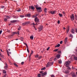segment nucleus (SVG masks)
<instances>
[{
	"label": "nucleus",
	"instance_id": "obj_17",
	"mask_svg": "<svg viewBox=\"0 0 77 77\" xmlns=\"http://www.w3.org/2000/svg\"><path fill=\"white\" fill-rule=\"evenodd\" d=\"M44 11L45 13H46L47 12V8H45L44 9Z\"/></svg>",
	"mask_w": 77,
	"mask_h": 77
},
{
	"label": "nucleus",
	"instance_id": "obj_32",
	"mask_svg": "<svg viewBox=\"0 0 77 77\" xmlns=\"http://www.w3.org/2000/svg\"><path fill=\"white\" fill-rule=\"evenodd\" d=\"M20 39L21 41H23V38L21 37H20Z\"/></svg>",
	"mask_w": 77,
	"mask_h": 77
},
{
	"label": "nucleus",
	"instance_id": "obj_25",
	"mask_svg": "<svg viewBox=\"0 0 77 77\" xmlns=\"http://www.w3.org/2000/svg\"><path fill=\"white\" fill-rule=\"evenodd\" d=\"M30 39H32V40H33V36H31L30 37Z\"/></svg>",
	"mask_w": 77,
	"mask_h": 77
},
{
	"label": "nucleus",
	"instance_id": "obj_21",
	"mask_svg": "<svg viewBox=\"0 0 77 77\" xmlns=\"http://www.w3.org/2000/svg\"><path fill=\"white\" fill-rule=\"evenodd\" d=\"M27 46V51L28 53H29V47H28V46L26 45Z\"/></svg>",
	"mask_w": 77,
	"mask_h": 77
},
{
	"label": "nucleus",
	"instance_id": "obj_46",
	"mask_svg": "<svg viewBox=\"0 0 77 77\" xmlns=\"http://www.w3.org/2000/svg\"><path fill=\"white\" fill-rule=\"evenodd\" d=\"M4 21H7V19L5 18V19H4Z\"/></svg>",
	"mask_w": 77,
	"mask_h": 77
},
{
	"label": "nucleus",
	"instance_id": "obj_37",
	"mask_svg": "<svg viewBox=\"0 0 77 77\" xmlns=\"http://www.w3.org/2000/svg\"><path fill=\"white\" fill-rule=\"evenodd\" d=\"M35 57H39V55H36L35 56Z\"/></svg>",
	"mask_w": 77,
	"mask_h": 77
},
{
	"label": "nucleus",
	"instance_id": "obj_35",
	"mask_svg": "<svg viewBox=\"0 0 77 77\" xmlns=\"http://www.w3.org/2000/svg\"><path fill=\"white\" fill-rule=\"evenodd\" d=\"M58 50V49H56L54 50V51L56 52V51H57Z\"/></svg>",
	"mask_w": 77,
	"mask_h": 77
},
{
	"label": "nucleus",
	"instance_id": "obj_12",
	"mask_svg": "<svg viewBox=\"0 0 77 77\" xmlns=\"http://www.w3.org/2000/svg\"><path fill=\"white\" fill-rule=\"evenodd\" d=\"M29 9H30L31 8V9H32V10H34V9H35V8L32 6H29Z\"/></svg>",
	"mask_w": 77,
	"mask_h": 77
},
{
	"label": "nucleus",
	"instance_id": "obj_57",
	"mask_svg": "<svg viewBox=\"0 0 77 77\" xmlns=\"http://www.w3.org/2000/svg\"><path fill=\"white\" fill-rule=\"evenodd\" d=\"M58 52L59 53H61V52L60 51H58Z\"/></svg>",
	"mask_w": 77,
	"mask_h": 77
},
{
	"label": "nucleus",
	"instance_id": "obj_8",
	"mask_svg": "<svg viewBox=\"0 0 77 77\" xmlns=\"http://www.w3.org/2000/svg\"><path fill=\"white\" fill-rule=\"evenodd\" d=\"M8 68V64L5 63V66H4V68L5 69H7V68Z\"/></svg>",
	"mask_w": 77,
	"mask_h": 77
},
{
	"label": "nucleus",
	"instance_id": "obj_24",
	"mask_svg": "<svg viewBox=\"0 0 77 77\" xmlns=\"http://www.w3.org/2000/svg\"><path fill=\"white\" fill-rule=\"evenodd\" d=\"M26 23V24H30V22L27 21L25 22Z\"/></svg>",
	"mask_w": 77,
	"mask_h": 77
},
{
	"label": "nucleus",
	"instance_id": "obj_1",
	"mask_svg": "<svg viewBox=\"0 0 77 77\" xmlns=\"http://www.w3.org/2000/svg\"><path fill=\"white\" fill-rule=\"evenodd\" d=\"M71 63V61H68L65 62V63L64 64V65L67 66V67H69V63Z\"/></svg>",
	"mask_w": 77,
	"mask_h": 77
},
{
	"label": "nucleus",
	"instance_id": "obj_50",
	"mask_svg": "<svg viewBox=\"0 0 77 77\" xmlns=\"http://www.w3.org/2000/svg\"><path fill=\"white\" fill-rule=\"evenodd\" d=\"M58 24H60V21L58 20L57 22Z\"/></svg>",
	"mask_w": 77,
	"mask_h": 77
},
{
	"label": "nucleus",
	"instance_id": "obj_40",
	"mask_svg": "<svg viewBox=\"0 0 77 77\" xmlns=\"http://www.w3.org/2000/svg\"><path fill=\"white\" fill-rule=\"evenodd\" d=\"M33 51L32 50L31 51V52L30 54H33Z\"/></svg>",
	"mask_w": 77,
	"mask_h": 77
},
{
	"label": "nucleus",
	"instance_id": "obj_63",
	"mask_svg": "<svg viewBox=\"0 0 77 77\" xmlns=\"http://www.w3.org/2000/svg\"><path fill=\"white\" fill-rule=\"evenodd\" d=\"M42 72H40V73L42 74H43V73H42Z\"/></svg>",
	"mask_w": 77,
	"mask_h": 77
},
{
	"label": "nucleus",
	"instance_id": "obj_26",
	"mask_svg": "<svg viewBox=\"0 0 77 77\" xmlns=\"http://www.w3.org/2000/svg\"><path fill=\"white\" fill-rule=\"evenodd\" d=\"M0 56L2 58H4V56L3 55H2L1 54H0Z\"/></svg>",
	"mask_w": 77,
	"mask_h": 77
},
{
	"label": "nucleus",
	"instance_id": "obj_11",
	"mask_svg": "<svg viewBox=\"0 0 77 77\" xmlns=\"http://www.w3.org/2000/svg\"><path fill=\"white\" fill-rule=\"evenodd\" d=\"M55 12L56 13V11H51L50 12L51 14H52L53 15V14H54Z\"/></svg>",
	"mask_w": 77,
	"mask_h": 77
},
{
	"label": "nucleus",
	"instance_id": "obj_49",
	"mask_svg": "<svg viewBox=\"0 0 77 77\" xmlns=\"http://www.w3.org/2000/svg\"><path fill=\"white\" fill-rule=\"evenodd\" d=\"M36 15H35L33 16V17H34V18H35V17H36Z\"/></svg>",
	"mask_w": 77,
	"mask_h": 77
},
{
	"label": "nucleus",
	"instance_id": "obj_39",
	"mask_svg": "<svg viewBox=\"0 0 77 77\" xmlns=\"http://www.w3.org/2000/svg\"><path fill=\"white\" fill-rule=\"evenodd\" d=\"M23 44H24V45H26V47H27V44L26 43H24V42H23Z\"/></svg>",
	"mask_w": 77,
	"mask_h": 77
},
{
	"label": "nucleus",
	"instance_id": "obj_23",
	"mask_svg": "<svg viewBox=\"0 0 77 77\" xmlns=\"http://www.w3.org/2000/svg\"><path fill=\"white\" fill-rule=\"evenodd\" d=\"M74 59L75 60H77V57H74Z\"/></svg>",
	"mask_w": 77,
	"mask_h": 77
},
{
	"label": "nucleus",
	"instance_id": "obj_58",
	"mask_svg": "<svg viewBox=\"0 0 77 77\" xmlns=\"http://www.w3.org/2000/svg\"><path fill=\"white\" fill-rule=\"evenodd\" d=\"M38 59H41V57H38Z\"/></svg>",
	"mask_w": 77,
	"mask_h": 77
},
{
	"label": "nucleus",
	"instance_id": "obj_48",
	"mask_svg": "<svg viewBox=\"0 0 77 77\" xmlns=\"http://www.w3.org/2000/svg\"><path fill=\"white\" fill-rule=\"evenodd\" d=\"M51 77H55L54 75H51Z\"/></svg>",
	"mask_w": 77,
	"mask_h": 77
},
{
	"label": "nucleus",
	"instance_id": "obj_45",
	"mask_svg": "<svg viewBox=\"0 0 77 77\" xmlns=\"http://www.w3.org/2000/svg\"><path fill=\"white\" fill-rule=\"evenodd\" d=\"M62 42H63V41H61V42H60V44H62Z\"/></svg>",
	"mask_w": 77,
	"mask_h": 77
},
{
	"label": "nucleus",
	"instance_id": "obj_44",
	"mask_svg": "<svg viewBox=\"0 0 77 77\" xmlns=\"http://www.w3.org/2000/svg\"><path fill=\"white\" fill-rule=\"evenodd\" d=\"M18 29V30H21V27H19Z\"/></svg>",
	"mask_w": 77,
	"mask_h": 77
},
{
	"label": "nucleus",
	"instance_id": "obj_53",
	"mask_svg": "<svg viewBox=\"0 0 77 77\" xmlns=\"http://www.w3.org/2000/svg\"><path fill=\"white\" fill-rule=\"evenodd\" d=\"M53 63H54V62H52L51 63V65H53Z\"/></svg>",
	"mask_w": 77,
	"mask_h": 77
},
{
	"label": "nucleus",
	"instance_id": "obj_60",
	"mask_svg": "<svg viewBox=\"0 0 77 77\" xmlns=\"http://www.w3.org/2000/svg\"><path fill=\"white\" fill-rule=\"evenodd\" d=\"M8 32H11V31H10V30H8L7 31Z\"/></svg>",
	"mask_w": 77,
	"mask_h": 77
},
{
	"label": "nucleus",
	"instance_id": "obj_38",
	"mask_svg": "<svg viewBox=\"0 0 77 77\" xmlns=\"http://www.w3.org/2000/svg\"><path fill=\"white\" fill-rule=\"evenodd\" d=\"M41 75V74H38V77H41L40 75Z\"/></svg>",
	"mask_w": 77,
	"mask_h": 77
},
{
	"label": "nucleus",
	"instance_id": "obj_28",
	"mask_svg": "<svg viewBox=\"0 0 77 77\" xmlns=\"http://www.w3.org/2000/svg\"><path fill=\"white\" fill-rule=\"evenodd\" d=\"M14 64L15 66H17V67H18V65H17L16 63H14Z\"/></svg>",
	"mask_w": 77,
	"mask_h": 77
},
{
	"label": "nucleus",
	"instance_id": "obj_9",
	"mask_svg": "<svg viewBox=\"0 0 77 77\" xmlns=\"http://www.w3.org/2000/svg\"><path fill=\"white\" fill-rule=\"evenodd\" d=\"M71 32L73 34L75 33V30L74 29H72L71 30Z\"/></svg>",
	"mask_w": 77,
	"mask_h": 77
},
{
	"label": "nucleus",
	"instance_id": "obj_19",
	"mask_svg": "<svg viewBox=\"0 0 77 77\" xmlns=\"http://www.w3.org/2000/svg\"><path fill=\"white\" fill-rule=\"evenodd\" d=\"M58 15H59L60 17H63V14H61L60 13L58 14Z\"/></svg>",
	"mask_w": 77,
	"mask_h": 77
},
{
	"label": "nucleus",
	"instance_id": "obj_52",
	"mask_svg": "<svg viewBox=\"0 0 77 77\" xmlns=\"http://www.w3.org/2000/svg\"><path fill=\"white\" fill-rule=\"evenodd\" d=\"M2 30L0 31V34H2Z\"/></svg>",
	"mask_w": 77,
	"mask_h": 77
},
{
	"label": "nucleus",
	"instance_id": "obj_7",
	"mask_svg": "<svg viewBox=\"0 0 77 77\" xmlns=\"http://www.w3.org/2000/svg\"><path fill=\"white\" fill-rule=\"evenodd\" d=\"M50 66H51V62H49L46 65V67H48Z\"/></svg>",
	"mask_w": 77,
	"mask_h": 77
},
{
	"label": "nucleus",
	"instance_id": "obj_51",
	"mask_svg": "<svg viewBox=\"0 0 77 77\" xmlns=\"http://www.w3.org/2000/svg\"><path fill=\"white\" fill-rule=\"evenodd\" d=\"M5 8V6H2L1 7V8H2V9H3V8Z\"/></svg>",
	"mask_w": 77,
	"mask_h": 77
},
{
	"label": "nucleus",
	"instance_id": "obj_61",
	"mask_svg": "<svg viewBox=\"0 0 77 77\" xmlns=\"http://www.w3.org/2000/svg\"><path fill=\"white\" fill-rule=\"evenodd\" d=\"M63 30H65V29H66V28L65 27H63Z\"/></svg>",
	"mask_w": 77,
	"mask_h": 77
},
{
	"label": "nucleus",
	"instance_id": "obj_22",
	"mask_svg": "<svg viewBox=\"0 0 77 77\" xmlns=\"http://www.w3.org/2000/svg\"><path fill=\"white\" fill-rule=\"evenodd\" d=\"M60 45V44H58L57 45L55 46V47H59Z\"/></svg>",
	"mask_w": 77,
	"mask_h": 77
},
{
	"label": "nucleus",
	"instance_id": "obj_14",
	"mask_svg": "<svg viewBox=\"0 0 77 77\" xmlns=\"http://www.w3.org/2000/svg\"><path fill=\"white\" fill-rule=\"evenodd\" d=\"M17 22V20H15L11 21V22L12 23H16V22Z\"/></svg>",
	"mask_w": 77,
	"mask_h": 77
},
{
	"label": "nucleus",
	"instance_id": "obj_64",
	"mask_svg": "<svg viewBox=\"0 0 77 77\" xmlns=\"http://www.w3.org/2000/svg\"><path fill=\"white\" fill-rule=\"evenodd\" d=\"M75 30H76V33H77V29H76Z\"/></svg>",
	"mask_w": 77,
	"mask_h": 77
},
{
	"label": "nucleus",
	"instance_id": "obj_13",
	"mask_svg": "<svg viewBox=\"0 0 77 77\" xmlns=\"http://www.w3.org/2000/svg\"><path fill=\"white\" fill-rule=\"evenodd\" d=\"M69 26L66 29L67 33H68V32H69Z\"/></svg>",
	"mask_w": 77,
	"mask_h": 77
},
{
	"label": "nucleus",
	"instance_id": "obj_10",
	"mask_svg": "<svg viewBox=\"0 0 77 77\" xmlns=\"http://www.w3.org/2000/svg\"><path fill=\"white\" fill-rule=\"evenodd\" d=\"M31 16V15L30 14H27L25 15V17H28V18H30Z\"/></svg>",
	"mask_w": 77,
	"mask_h": 77
},
{
	"label": "nucleus",
	"instance_id": "obj_34",
	"mask_svg": "<svg viewBox=\"0 0 77 77\" xmlns=\"http://www.w3.org/2000/svg\"><path fill=\"white\" fill-rule=\"evenodd\" d=\"M20 17L21 18H24V15H20Z\"/></svg>",
	"mask_w": 77,
	"mask_h": 77
},
{
	"label": "nucleus",
	"instance_id": "obj_30",
	"mask_svg": "<svg viewBox=\"0 0 77 77\" xmlns=\"http://www.w3.org/2000/svg\"><path fill=\"white\" fill-rule=\"evenodd\" d=\"M69 37H71L72 38H73V36H72V34H70L69 35Z\"/></svg>",
	"mask_w": 77,
	"mask_h": 77
},
{
	"label": "nucleus",
	"instance_id": "obj_55",
	"mask_svg": "<svg viewBox=\"0 0 77 77\" xmlns=\"http://www.w3.org/2000/svg\"><path fill=\"white\" fill-rule=\"evenodd\" d=\"M7 54H8V56H9L10 55H9V52H8L7 53Z\"/></svg>",
	"mask_w": 77,
	"mask_h": 77
},
{
	"label": "nucleus",
	"instance_id": "obj_20",
	"mask_svg": "<svg viewBox=\"0 0 77 77\" xmlns=\"http://www.w3.org/2000/svg\"><path fill=\"white\" fill-rule=\"evenodd\" d=\"M58 63L60 64H61L62 63V60H58Z\"/></svg>",
	"mask_w": 77,
	"mask_h": 77
},
{
	"label": "nucleus",
	"instance_id": "obj_33",
	"mask_svg": "<svg viewBox=\"0 0 77 77\" xmlns=\"http://www.w3.org/2000/svg\"><path fill=\"white\" fill-rule=\"evenodd\" d=\"M45 69V67H44L43 68L41 69V70H44Z\"/></svg>",
	"mask_w": 77,
	"mask_h": 77
},
{
	"label": "nucleus",
	"instance_id": "obj_5",
	"mask_svg": "<svg viewBox=\"0 0 77 77\" xmlns=\"http://www.w3.org/2000/svg\"><path fill=\"white\" fill-rule=\"evenodd\" d=\"M42 29H43V26H40L38 28L39 32H40V31H41V30H42Z\"/></svg>",
	"mask_w": 77,
	"mask_h": 77
},
{
	"label": "nucleus",
	"instance_id": "obj_3",
	"mask_svg": "<svg viewBox=\"0 0 77 77\" xmlns=\"http://www.w3.org/2000/svg\"><path fill=\"white\" fill-rule=\"evenodd\" d=\"M70 17L72 21H74V16L73 14H72V16H70Z\"/></svg>",
	"mask_w": 77,
	"mask_h": 77
},
{
	"label": "nucleus",
	"instance_id": "obj_59",
	"mask_svg": "<svg viewBox=\"0 0 77 77\" xmlns=\"http://www.w3.org/2000/svg\"><path fill=\"white\" fill-rule=\"evenodd\" d=\"M75 17H77V15H76V14H75Z\"/></svg>",
	"mask_w": 77,
	"mask_h": 77
},
{
	"label": "nucleus",
	"instance_id": "obj_4",
	"mask_svg": "<svg viewBox=\"0 0 77 77\" xmlns=\"http://www.w3.org/2000/svg\"><path fill=\"white\" fill-rule=\"evenodd\" d=\"M35 21L36 23H39V20L38 18V17H36L35 18Z\"/></svg>",
	"mask_w": 77,
	"mask_h": 77
},
{
	"label": "nucleus",
	"instance_id": "obj_2",
	"mask_svg": "<svg viewBox=\"0 0 77 77\" xmlns=\"http://www.w3.org/2000/svg\"><path fill=\"white\" fill-rule=\"evenodd\" d=\"M35 8L37 10H39V12H41V11H42V8L41 7H38V5H36L35 6Z\"/></svg>",
	"mask_w": 77,
	"mask_h": 77
},
{
	"label": "nucleus",
	"instance_id": "obj_27",
	"mask_svg": "<svg viewBox=\"0 0 77 77\" xmlns=\"http://www.w3.org/2000/svg\"><path fill=\"white\" fill-rule=\"evenodd\" d=\"M3 73H4V74H6V71H5V70H3Z\"/></svg>",
	"mask_w": 77,
	"mask_h": 77
},
{
	"label": "nucleus",
	"instance_id": "obj_47",
	"mask_svg": "<svg viewBox=\"0 0 77 77\" xmlns=\"http://www.w3.org/2000/svg\"><path fill=\"white\" fill-rule=\"evenodd\" d=\"M6 18H10V17H9V16H6Z\"/></svg>",
	"mask_w": 77,
	"mask_h": 77
},
{
	"label": "nucleus",
	"instance_id": "obj_16",
	"mask_svg": "<svg viewBox=\"0 0 77 77\" xmlns=\"http://www.w3.org/2000/svg\"><path fill=\"white\" fill-rule=\"evenodd\" d=\"M67 39H68V38L67 37H66L65 39V43L66 44V42H67Z\"/></svg>",
	"mask_w": 77,
	"mask_h": 77
},
{
	"label": "nucleus",
	"instance_id": "obj_43",
	"mask_svg": "<svg viewBox=\"0 0 77 77\" xmlns=\"http://www.w3.org/2000/svg\"><path fill=\"white\" fill-rule=\"evenodd\" d=\"M33 26H35L36 25V24H35V23H33L32 24Z\"/></svg>",
	"mask_w": 77,
	"mask_h": 77
},
{
	"label": "nucleus",
	"instance_id": "obj_6",
	"mask_svg": "<svg viewBox=\"0 0 77 77\" xmlns=\"http://www.w3.org/2000/svg\"><path fill=\"white\" fill-rule=\"evenodd\" d=\"M71 74L72 75V77H77V76L76 75H75V73L72 72H71Z\"/></svg>",
	"mask_w": 77,
	"mask_h": 77
},
{
	"label": "nucleus",
	"instance_id": "obj_31",
	"mask_svg": "<svg viewBox=\"0 0 77 77\" xmlns=\"http://www.w3.org/2000/svg\"><path fill=\"white\" fill-rule=\"evenodd\" d=\"M22 25L23 26H25L26 25V22H25L22 24Z\"/></svg>",
	"mask_w": 77,
	"mask_h": 77
},
{
	"label": "nucleus",
	"instance_id": "obj_29",
	"mask_svg": "<svg viewBox=\"0 0 77 77\" xmlns=\"http://www.w3.org/2000/svg\"><path fill=\"white\" fill-rule=\"evenodd\" d=\"M17 32H12V34L13 35H15V34H17Z\"/></svg>",
	"mask_w": 77,
	"mask_h": 77
},
{
	"label": "nucleus",
	"instance_id": "obj_62",
	"mask_svg": "<svg viewBox=\"0 0 77 77\" xmlns=\"http://www.w3.org/2000/svg\"><path fill=\"white\" fill-rule=\"evenodd\" d=\"M68 69H71V68H70V67H69L68 68Z\"/></svg>",
	"mask_w": 77,
	"mask_h": 77
},
{
	"label": "nucleus",
	"instance_id": "obj_41",
	"mask_svg": "<svg viewBox=\"0 0 77 77\" xmlns=\"http://www.w3.org/2000/svg\"><path fill=\"white\" fill-rule=\"evenodd\" d=\"M65 72L66 74H67V73H68L69 72L68 71H65Z\"/></svg>",
	"mask_w": 77,
	"mask_h": 77
},
{
	"label": "nucleus",
	"instance_id": "obj_18",
	"mask_svg": "<svg viewBox=\"0 0 77 77\" xmlns=\"http://www.w3.org/2000/svg\"><path fill=\"white\" fill-rule=\"evenodd\" d=\"M60 54H58L57 55V58H58V59L59 58H60Z\"/></svg>",
	"mask_w": 77,
	"mask_h": 77
},
{
	"label": "nucleus",
	"instance_id": "obj_56",
	"mask_svg": "<svg viewBox=\"0 0 77 77\" xmlns=\"http://www.w3.org/2000/svg\"><path fill=\"white\" fill-rule=\"evenodd\" d=\"M24 64V62H21V65H23Z\"/></svg>",
	"mask_w": 77,
	"mask_h": 77
},
{
	"label": "nucleus",
	"instance_id": "obj_15",
	"mask_svg": "<svg viewBox=\"0 0 77 77\" xmlns=\"http://www.w3.org/2000/svg\"><path fill=\"white\" fill-rule=\"evenodd\" d=\"M47 75V72H45L42 74V76H44V75Z\"/></svg>",
	"mask_w": 77,
	"mask_h": 77
},
{
	"label": "nucleus",
	"instance_id": "obj_42",
	"mask_svg": "<svg viewBox=\"0 0 77 77\" xmlns=\"http://www.w3.org/2000/svg\"><path fill=\"white\" fill-rule=\"evenodd\" d=\"M62 12H63V15H65V12H64V11H63Z\"/></svg>",
	"mask_w": 77,
	"mask_h": 77
},
{
	"label": "nucleus",
	"instance_id": "obj_54",
	"mask_svg": "<svg viewBox=\"0 0 77 77\" xmlns=\"http://www.w3.org/2000/svg\"><path fill=\"white\" fill-rule=\"evenodd\" d=\"M49 49H50V47H48V48L47 49V50H48Z\"/></svg>",
	"mask_w": 77,
	"mask_h": 77
},
{
	"label": "nucleus",
	"instance_id": "obj_36",
	"mask_svg": "<svg viewBox=\"0 0 77 77\" xmlns=\"http://www.w3.org/2000/svg\"><path fill=\"white\" fill-rule=\"evenodd\" d=\"M17 12H20V11H21V9H19L18 10H17Z\"/></svg>",
	"mask_w": 77,
	"mask_h": 77
}]
</instances>
